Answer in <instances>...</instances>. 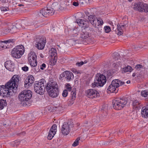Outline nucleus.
<instances>
[{
  "mask_svg": "<svg viewBox=\"0 0 148 148\" xmlns=\"http://www.w3.org/2000/svg\"><path fill=\"white\" fill-rule=\"evenodd\" d=\"M30 66L32 67H34L36 66L37 65V61H34V62L32 61V60H28Z\"/></svg>",
  "mask_w": 148,
  "mask_h": 148,
  "instance_id": "obj_39",
  "label": "nucleus"
},
{
  "mask_svg": "<svg viewBox=\"0 0 148 148\" xmlns=\"http://www.w3.org/2000/svg\"><path fill=\"white\" fill-rule=\"evenodd\" d=\"M47 8H42V10H40V12L38 14L39 16L42 17V16L45 17H47L49 16V12H48Z\"/></svg>",
  "mask_w": 148,
  "mask_h": 148,
  "instance_id": "obj_19",
  "label": "nucleus"
},
{
  "mask_svg": "<svg viewBox=\"0 0 148 148\" xmlns=\"http://www.w3.org/2000/svg\"><path fill=\"white\" fill-rule=\"evenodd\" d=\"M132 70V69L130 66H127L123 68L121 70L123 73H125L128 72H131Z\"/></svg>",
  "mask_w": 148,
  "mask_h": 148,
  "instance_id": "obj_27",
  "label": "nucleus"
},
{
  "mask_svg": "<svg viewBox=\"0 0 148 148\" xmlns=\"http://www.w3.org/2000/svg\"><path fill=\"white\" fill-rule=\"evenodd\" d=\"M24 1L28 3H32L34 0H24Z\"/></svg>",
  "mask_w": 148,
  "mask_h": 148,
  "instance_id": "obj_60",
  "label": "nucleus"
},
{
  "mask_svg": "<svg viewBox=\"0 0 148 148\" xmlns=\"http://www.w3.org/2000/svg\"><path fill=\"white\" fill-rule=\"evenodd\" d=\"M46 85V81L43 79L35 82L34 84V89L35 92L40 95L42 94L45 89Z\"/></svg>",
  "mask_w": 148,
  "mask_h": 148,
  "instance_id": "obj_4",
  "label": "nucleus"
},
{
  "mask_svg": "<svg viewBox=\"0 0 148 148\" xmlns=\"http://www.w3.org/2000/svg\"><path fill=\"white\" fill-rule=\"evenodd\" d=\"M125 26V25H117V29L118 31H123Z\"/></svg>",
  "mask_w": 148,
  "mask_h": 148,
  "instance_id": "obj_36",
  "label": "nucleus"
},
{
  "mask_svg": "<svg viewBox=\"0 0 148 148\" xmlns=\"http://www.w3.org/2000/svg\"><path fill=\"white\" fill-rule=\"evenodd\" d=\"M143 12L145 13L148 12V5L146 3H144Z\"/></svg>",
  "mask_w": 148,
  "mask_h": 148,
  "instance_id": "obj_37",
  "label": "nucleus"
},
{
  "mask_svg": "<svg viewBox=\"0 0 148 148\" xmlns=\"http://www.w3.org/2000/svg\"><path fill=\"white\" fill-rule=\"evenodd\" d=\"M85 14L87 16H88L89 14V12L88 11L85 12Z\"/></svg>",
  "mask_w": 148,
  "mask_h": 148,
  "instance_id": "obj_61",
  "label": "nucleus"
},
{
  "mask_svg": "<svg viewBox=\"0 0 148 148\" xmlns=\"http://www.w3.org/2000/svg\"><path fill=\"white\" fill-rule=\"evenodd\" d=\"M88 17L89 21L91 23V21L92 20L93 21L94 20L97 18L95 15H90L88 16Z\"/></svg>",
  "mask_w": 148,
  "mask_h": 148,
  "instance_id": "obj_40",
  "label": "nucleus"
},
{
  "mask_svg": "<svg viewBox=\"0 0 148 148\" xmlns=\"http://www.w3.org/2000/svg\"><path fill=\"white\" fill-rule=\"evenodd\" d=\"M144 3L141 2H138L135 3L133 8L134 9L140 12H143Z\"/></svg>",
  "mask_w": 148,
  "mask_h": 148,
  "instance_id": "obj_16",
  "label": "nucleus"
},
{
  "mask_svg": "<svg viewBox=\"0 0 148 148\" xmlns=\"http://www.w3.org/2000/svg\"><path fill=\"white\" fill-rule=\"evenodd\" d=\"M141 94L143 97H147L148 95V91L147 90L142 91L141 92Z\"/></svg>",
  "mask_w": 148,
  "mask_h": 148,
  "instance_id": "obj_35",
  "label": "nucleus"
},
{
  "mask_svg": "<svg viewBox=\"0 0 148 148\" xmlns=\"http://www.w3.org/2000/svg\"><path fill=\"white\" fill-rule=\"evenodd\" d=\"M132 105L134 108L137 110H139L141 107L140 103L137 100H134L133 101Z\"/></svg>",
  "mask_w": 148,
  "mask_h": 148,
  "instance_id": "obj_26",
  "label": "nucleus"
},
{
  "mask_svg": "<svg viewBox=\"0 0 148 148\" xmlns=\"http://www.w3.org/2000/svg\"><path fill=\"white\" fill-rule=\"evenodd\" d=\"M84 28L82 29L81 33L80 38L86 39L89 36V32L87 31V29H86L88 27V25H85L83 27Z\"/></svg>",
  "mask_w": 148,
  "mask_h": 148,
  "instance_id": "obj_13",
  "label": "nucleus"
},
{
  "mask_svg": "<svg viewBox=\"0 0 148 148\" xmlns=\"http://www.w3.org/2000/svg\"><path fill=\"white\" fill-rule=\"evenodd\" d=\"M17 145H18V144H16V142H14L13 144V145L14 146H16Z\"/></svg>",
  "mask_w": 148,
  "mask_h": 148,
  "instance_id": "obj_62",
  "label": "nucleus"
},
{
  "mask_svg": "<svg viewBox=\"0 0 148 148\" xmlns=\"http://www.w3.org/2000/svg\"><path fill=\"white\" fill-rule=\"evenodd\" d=\"M73 127V122H64L61 128V133L64 135H67L70 132L71 127Z\"/></svg>",
  "mask_w": 148,
  "mask_h": 148,
  "instance_id": "obj_7",
  "label": "nucleus"
},
{
  "mask_svg": "<svg viewBox=\"0 0 148 148\" xmlns=\"http://www.w3.org/2000/svg\"><path fill=\"white\" fill-rule=\"evenodd\" d=\"M55 50V53H56V49L52 48L51 49V50L49 51V53H54V51Z\"/></svg>",
  "mask_w": 148,
  "mask_h": 148,
  "instance_id": "obj_55",
  "label": "nucleus"
},
{
  "mask_svg": "<svg viewBox=\"0 0 148 148\" xmlns=\"http://www.w3.org/2000/svg\"><path fill=\"white\" fill-rule=\"evenodd\" d=\"M118 31L119 32L117 33L118 35H122L123 33V31Z\"/></svg>",
  "mask_w": 148,
  "mask_h": 148,
  "instance_id": "obj_58",
  "label": "nucleus"
},
{
  "mask_svg": "<svg viewBox=\"0 0 148 148\" xmlns=\"http://www.w3.org/2000/svg\"><path fill=\"white\" fill-rule=\"evenodd\" d=\"M72 71L74 73H75L76 74H78V72L75 69H72Z\"/></svg>",
  "mask_w": 148,
  "mask_h": 148,
  "instance_id": "obj_59",
  "label": "nucleus"
},
{
  "mask_svg": "<svg viewBox=\"0 0 148 148\" xmlns=\"http://www.w3.org/2000/svg\"><path fill=\"white\" fill-rule=\"evenodd\" d=\"M46 67V65L45 63H43L40 66V69L42 70H44Z\"/></svg>",
  "mask_w": 148,
  "mask_h": 148,
  "instance_id": "obj_51",
  "label": "nucleus"
},
{
  "mask_svg": "<svg viewBox=\"0 0 148 148\" xmlns=\"http://www.w3.org/2000/svg\"><path fill=\"white\" fill-rule=\"evenodd\" d=\"M86 96L88 98L93 99L99 97V93L96 90L93 89H89L86 91Z\"/></svg>",
  "mask_w": 148,
  "mask_h": 148,
  "instance_id": "obj_8",
  "label": "nucleus"
},
{
  "mask_svg": "<svg viewBox=\"0 0 148 148\" xmlns=\"http://www.w3.org/2000/svg\"><path fill=\"white\" fill-rule=\"evenodd\" d=\"M80 140V137H78L77 138L73 143V144L72 146L73 147H75L77 146Z\"/></svg>",
  "mask_w": 148,
  "mask_h": 148,
  "instance_id": "obj_38",
  "label": "nucleus"
},
{
  "mask_svg": "<svg viewBox=\"0 0 148 148\" xmlns=\"http://www.w3.org/2000/svg\"><path fill=\"white\" fill-rule=\"evenodd\" d=\"M16 26H12L11 29H9V28H6L3 30V33L5 34H7L9 33H12L15 32L16 30H13V29H16Z\"/></svg>",
  "mask_w": 148,
  "mask_h": 148,
  "instance_id": "obj_25",
  "label": "nucleus"
},
{
  "mask_svg": "<svg viewBox=\"0 0 148 148\" xmlns=\"http://www.w3.org/2000/svg\"><path fill=\"white\" fill-rule=\"evenodd\" d=\"M107 90L111 92L116 93L118 92L119 89L116 88L115 86L113 85L112 83L108 87Z\"/></svg>",
  "mask_w": 148,
  "mask_h": 148,
  "instance_id": "obj_24",
  "label": "nucleus"
},
{
  "mask_svg": "<svg viewBox=\"0 0 148 148\" xmlns=\"http://www.w3.org/2000/svg\"><path fill=\"white\" fill-rule=\"evenodd\" d=\"M119 56L120 54L116 52H115L113 53L112 55L113 58L115 60H118Z\"/></svg>",
  "mask_w": 148,
  "mask_h": 148,
  "instance_id": "obj_31",
  "label": "nucleus"
},
{
  "mask_svg": "<svg viewBox=\"0 0 148 148\" xmlns=\"http://www.w3.org/2000/svg\"><path fill=\"white\" fill-rule=\"evenodd\" d=\"M98 19L96 18L93 21L92 20L91 21V24L93 25V26L96 28H98V27H97V26Z\"/></svg>",
  "mask_w": 148,
  "mask_h": 148,
  "instance_id": "obj_34",
  "label": "nucleus"
},
{
  "mask_svg": "<svg viewBox=\"0 0 148 148\" xmlns=\"http://www.w3.org/2000/svg\"><path fill=\"white\" fill-rule=\"evenodd\" d=\"M83 40L82 39H79L78 40H74V41H75V43L76 44H81L83 43Z\"/></svg>",
  "mask_w": 148,
  "mask_h": 148,
  "instance_id": "obj_47",
  "label": "nucleus"
},
{
  "mask_svg": "<svg viewBox=\"0 0 148 148\" xmlns=\"http://www.w3.org/2000/svg\"><path fill=\"white\" fill-rule=\"evenodd\" d=\"M19 82V76L14 75L5 85L0 86V96L8 97L13 95L16 91Z\"/></svg>",
  "mask_w": 148,
  "mask_h": 148,
  "instance_id": "obj_1",
  "label": "nucleus"
},
{
  "mask_svg": "<svg viewBox=\"0 0 148 148\" xmlns=\"http://www.w3.org/2000/svg\"><path fill=\"white\" fill-rule=\"evenodd\" d=\"M144 3L141 2H138L135 3L133 8L134 9L140 12H143Z\"/></svg>",
  "mask_w": 148,
  "mask_h": 148,
  "instance_id": "obj_17",
  "label": "nucleus"
},
{
  "mask_svg": "<svg viewBox=\"0 0 148 148\" xmlns=\"http://www.w3.org/2000/svg\"><path fill=\"white\" fill-rule=\"evenodd\" d=\"M30 55V56H29L28 57V60H31V59H32L36 60L37 55L36 53L34 52H32V54L31 53Z\"/></svg>",
  "mask_w": 148,
  "mask_h": 148,
  "instance_id": "obj_30",
  "label": "nucleus"
},
{
  "mask_svg": "<svg viewBox=\"0 0 148 148\" xmlns=\"http://www.w3.org/2000/svg\"><path fill=\"white\" fill-rule=\"evenodd\" d=\"M66 89L68 91H70L71 90L72 87L71 86V85L69 83H67L66 85Z\"/></svg>",
  "mask_w": 148,
  "mask_h": 148,
  "instance_id": "obj_42",
  "label": "nucleus"
},
{
  "mask_svg": "<svg viewBox=\"0 0 148 148\" xmlns=\"http://www.w3.org/2000/svg\"><path fill=\"white\" fill-rule=\"evenodd\" d=\"M107 110H108V107H107V106L106 105L103 106H102V107L101 109V111H103H103H104L106 112Z\"/></svg>",
  "mask_w": 148,
  "mask_h": 148,
  "instance_id": "obj_46",
  "label": "nucleus"
},
{
  "mask_svg": "<svg viewBox=\"0 0 148 148\" xmlns=\"http://www.w3.org/2000/svg\"><path fill=\"white\" fill-rule=\"evenodd\" d=\"M25 134V132L24 131L23 132H22V133H21V134L22 135H24Z\"/></svg>",
  "mask_w": 148,
  "mask_h": 148,
  "instance_id": "obj_64",
  "label": "nucleus"
},
{
  "mask_svg": "<svg viewBox=\"0 0 148 148\" xmlns=\"http://www.w3.org/2000/svg\"><path fill=\"white\" fill-rule=\"evenodd\" d=\"M88 26L87 28H86V29H87V31L88 32H89V33L92 32L93 31V29L92 28H89L88 29Z\"/></svg>",
  "mask_w": 148,
  "mask_h": 148,
  "instance_id": "obj_54",
  "label": "nucleus"
},
{
  "mask_svg": "<svg viewBox=\"0 0 148 148\" xmlns=\"http://www.w3.org/2000/svg\"><path fill=\"white\" fill-rule=\"evenodd\" d=\"M73 5L75 6H77L78 5L79 3L77 2H73Z\"/></svg>",
  "mask_w": 148,
  "mask_h": 148,
  "instance_id": "obj_57",
  "label": "nucleus"
},
{
  "mask_svg": "<svg viewBox=\"0 0 148 148\" xmlns=\"http://www.w3.org/2000/svg\"><path fill=\"white\" fill-rule=\"evenodd\" d=\"M24 47L22 45L16 46L11 52L12 56L16 58L21 57L24 52Z\"/></svg>",
  "mask_w": 148,
  "mask_h": 148,
  "instance_id": "obj_6",
  "label": "nucleus"
},
{
  "mask_svg": "<svg viewBox=\"0 0 148 148\" xmlns=\"http://www.w3.org/2000/svg\"><path fill=\"white\" fill-rule=\"evenodd\" d=\"M88 124V122L87 121H86L85 122V123H84V126H87L86 124Z\"/></svg>",
  "mask_w": 148,
  "mask_h": 148,
  "instance_id": "obj_63",
  "label": "nucleus"
},
{
  "mask_svg": "<svg viewBox=\"0 0 148 148\" xmlns=\"http://www.w3.org/2000/svg\"><path fill=\"white\" fill-rule=\"evenodd\" d=\"M15 40L14 39H11L7 40L1 41L0 42V48L1 47H4V46L6 47L7 48H10L12 46L14 45Z\"/></svg>",
  "mask_w": 148,
  "mask_h": 148,
  "instance_id": "obj_10",
  "label": "nucleus"
},
{
  "mask_svg": "<svg viewBox=\"0 0 148 148\" xmlns=\"http://www.w3.org/2000/svg\"><path fill=\"white\" fill-rule=\"evenodd\" d=\"M50 56L51 57V62L53 65H55L57 61V56L56 53H55V50L54 51V53H49Z\"/></svg>",
  "mask_w": 148,
  "mask_h": 148,
  "instance_id": "obj_21",
  "label": "nucleus"
},
{
  "mask_svg": "<svg viewBox=\"0 0 148 148\" xmlns=\"http://www.w3.org/2000/svg\"><path fill=\"white\" fill-rule=\"evenodd\" d=\"M50 96L53 98H56L58 96L59 94L58 88L51 90L47 91Z\"/></svg>",
  "mask_w": 148,
  "mask_h": 148,
  "instance_id": "obj_18",
  "label": "nucleus"
},
{
  "mask_svg": "<svg viewBox=\"0 0 148 148\" xmlns=\"http://www.w3.org/2000/svg\"><path fill=\"white\" fill-rule=\"evenodd\" d=\"M36 47L39 49H42L44 48L46 43V39L45 37L42 36L36 41Z\"/></svg>",
  "mask_w": 148,
  "mask_h": 148,
  "instance_id": "obj_9",
  "label": "nucleus"
},
{
  "mask_svg": "<svg viewBox=\"0 0 148 148\" xmlns=\"http://www.w3.org/2000/svg\"><path fill=\"white\" fill-rule=\"evenodd\" d=\"M84 64V62L83 61H81L80 62H77L76 63V65L80 66Z\"/></svg>",
  "mask_w": 148,
  "mask_h": 148,
  "instance_id": "obj_52",
  "label": "nucleus"
},
{
  "mask_svg": "<svg viewBox=\"0 0 148 148\" xmlns=\"http://www.w3.org/2000/svg\"><path fill=\"white\" fill-rule=\"evenodd\" d=\"M57 125L56 124H53L51 127V129L50 130H52L53 131V132H55L56 133L57 131Z\"/></svg>",
  "mask_w": 148,
  "mask_h": 148,
  "instance_id": "obj_44",
  "label": "nucleus"
},
{
  "mask_svg": "<svg viewBox=\"0 0 148 148\" xmlns=\"http://www.w3.org/2000/svg\"><path fill=\"white\" fill-rule=\"evenodd\" d=\"M34 78L32 75L28 77L25 81V87H27L32 86V84L34 83Z\"/></svg>",
  "mask_w": 148,
  "mask_h": 148,
  "instance_id": "obj_15",
  "label": "nucleus"
},
{
  "mask_svg": "<svg viewBox=\"0 0 148 148\" xmlns=\"http://www.w3.org/2000/svg\"><path fill=\"white\" fill-rule=\"evenodd\" d=\"M129 101L128 99L124 97L122 98L116 99L112 101L113 107L115 110H121L123 108L127 103H129Z\"/></svg>",
  "mask_w": 148,
  "mask_h": 148,
  "instance_id": "obj_3",
  "label": "nucleus"
},
{
  "mask_svg": "<svg viewBox=\"0 0 148 148\" xmlns=\"http://www.w3.org/2000/svg\"><path fill=\"white\" fill-rule=\"evenodd\" d=\"M45 87V89L47 91L58 88L57 83L53 80H51L49 81L47 84H46Z\"/></svg>",
  "mask_w": 148,
  "mask_h": 148,
  "instance_id": "obj_12",
  "label": "nucleus"
},
{
  "mask_svg": "<svg viewBox=\"0 0 148 148\" xmlns=\"http://www.w3.org/2000/svg\"><path fill=\"white\" fill-rule=\"evenodd\" d=\"M22 70L25 72L27 71L28 70V67L26 65H25L23 67H22Z\"/></svg>",
  "mask_w": 148,
  "mask_h": 148,
  "instance_id": "obj_49",
  "label": "nucleus"
},
{
  "mask_svg": "<svg viewBox=\"0 0 148 148\" xmlns=\"http://www.w3.org/2000/svg\"><path fill=\"white\" fill-rule=\"evenodd\" d=\"M68 94V90H65L63 91L62 95L64 97H66L67 96Z\"/></svg>",
  "mask_w": 148,
  "mask_h": 148,
  "instance_id": "obj_45",
  "label": "nucleus"
},
{
  "mask_svg": "<svg viewBox=\"0 0 148 148\" xmlns=\"http://www.w3.org/2000/svg\"><path fill=\"white\" fill-rule=\"evenodd\" d=\"M107 75L108 76H111L112 75V73L110 71H108L107 72Z\"/></svg>",
  "mask_w": 148,
  "mask_h": 148,
  "instance_id": "obj_56",
  "label": "nucleus"
},
{
  "mask_svg": "<svg viewBox=\"0 0 148 148\" xmlns=\"http://www.w3.org/2000/svg\"><path fill=\"white\" fill-rule=\"evenodd\" d=\"M77 23L79 25V26H82V25H84L86 24L85 23L86 21L83 20L82 19H77Z\"/></svg>",
  "mask_w": 148,
  "mask_h": 148,
  "instance_id": "obj_33",
  "label": "nucleus"
},
{
  "mask_svg": "<svg viewBox=\"0 0 148 148\" xmlns=\"http://www.w3.org/2000/svg\"><path fill=\"white\" fill-rule=\"evenodd\" d=\"M71 99L69 102H70L69 103V105H71L74 103V101L75 100L76 98V91L75 90H73L71 92Z\"/></svg>",
  "mask_w": 148,
  "mask_h": 148,
  "instance_id": "obj_23",
  "label": "nucleus"
},
{
  "mask_svg": "<svg viewBox=\"0 0 148 148\" xmlns=\"http://www.w3.org/2000/svg\"><path fill=\"white\" fill-rule=\"evenodd\" d=\"M5 66L9 71H13L14 68V64L11 60H8L5 63Z\"/></svg>",
  "mask_w": 148,
  "mask_h": 148,
  "instance_id": "obj_14",
  "label": "nucleus"
},
{
  "mask_svg": "<svg viewBox=\"0 0 148 148\" xmlns=\"http://www.w3.org/2000/svg\"><path fill=\"white\" fill-rule=\"evenodd\" d=\"M32 92L29 90H25L22 91L19 94L18 98L19 100L23 102L24 106H29V102L32 96Z\"/></svg>",
  "mask_w": 148,
  "mask_h": 148,
  "instance_id": "obj_2",
  "label": "nucleus"
},
{
  "mask_svg": "<svg viewBox=\"0 0 148 148\" xmlns=\"http://www.w3.org/2000/svg\"><path fill=\"white\" fill-rule=\"evenodd\" d=\"M141 114L143 117H148V106H145L142 108Z\"/></svg>",
  "mask_w": 148,
  "mask_h": 148,
  "instance_id": "obj_22",
  "label": "nucleus"
},
{
  "mask_svg": "<svg viewBox=\"0 0 148 148\" xmlns=\"http://www.w3.org/2000/svg\"><path fill=\"white\" fill-rule=\"evenodd\" d=\"M103 22L101 18H99L98 19V22L97 23V26H101L103 24Z\"/></svg>",
  "mask_w": 148,
  "mask_h": 148,
  "instance_id": "obj_41",
  "label": "nucleus"
},
{
  "mask_svg": "<svg viewBox=\"0 0 148 148\" xmlns=\"http://www.w3.org/2000/svg\"><path fill=\"white\" fill-rule=\"evenodd\" d=\"M105 31L106 33H108L111 31V29L109 26H105L104 28Z\"/></svg>",
  "mask_w": 148,
  "mask_h": 148,
  "instance_id": "obj_43",
  "label": "nucleus"
},
{
  "mask_svg": "<svg viewBox=\"0 0 148 148\" xmlns=\"http://www.w3.org/2000/svg\"><path fill=\"white\" fill-rule=\"evenodd\" d=\"M55 132H53V130H50L49 132L48 136H47V138L49 140H51L54 136L56 134Z\"/></svg>",
  "mask_w": 148,
  "mask_h": 148,
  "instance_id": "obj_29",
  "label": "nucleus"
},
{
  "mask_svg": "<svg viewBox=\"0 0 148 148\" xmlns=\"http://www.w3.org/2000/svg\"><path fill=\"white\" fill-rule=\"evenodd\" d=\"M48 12H49V15L51 16L54 13L55 10L52 8L51 7H47Z\"/></svg>",
  "mask_w": 148,
  "mask_h": 148,
  "instance_id": "obj_32",
  "label": "nucleus"
},
{
  "mask_svg": "<svg viewBox=\"0 0 148 148\" xmlns=\"http://www.w3.org/2000/svg\"><path fill=\"white\" fill-rule=\"evenodd\" d=\"M0 9L1 11H6L8 10L9 8L7 7H1Z\"/></svg>",
  "mask_w": 148,
  "mask_h": 148,
  "instance_id": "obj_48",
  "label": "nucleus"
},
{
  "mask_svg": "<svg viewBox=\"0 0 148 148\" xmlns=\"http://www.w3.org/2000/svg\"><path fill=\"white\" fill-rule=\"evenodd\" d=\"M73 73L69 71H66L61 73L60 75L59 79H61L62 78L64 77L67 81H69L74 78Z\"/></svg>",
  "mask_w": 148,
  "mask_h": 148,
  "instance_id": "obj_11",
  "label": "nucleus"
},
{
  "mask_svg": "<svg viewBox=\"0 0 148 148\" xmlns=\"http://www.w3.org/2000/svg\"><path fill=\"white\" fill-rule=\"evenodd\" d=\"M13 26L16 27V29H13V30H16L15 32H17L16 29H20L21 27L20 25H19L18 23H16L15 25H13Z\"/></svg>",
  "mask_w": 148,
  "mask_h": 148,
  "instance_id": "obj_50",
  "label": "nucleus"
},
{
  "mask_svg": "<svg viewBox=\"0 0 148 148\" xmlns=\"http://www.w3.org/2000/svg\"><path fill=\"white\" fill-rule=\"evenodd\" d=\"M111 83L115 86L116 88H118L119 87L124 84L125 82L122 81L119 79H115L112 81Z\"/></svg>",
  "mask_w": 148,
  "mask_h": 148,
  "instance_id": "obj_20",
  "label": "nucleus"
},
{
  "mask_svg": "<svg viewBox=\"0 0 148 148\" xmlns=\"http://www.w3.org/2000/svg\"><path fill=\"white\" fill-rule=\"evenodd\" d=\"M7 105L6 101L3 99L0 100V110L3 109Z\"/></svg>",
  "mask_w": 148,
  "mask_h": 148,
  "instance_id": "obj_28",
  "label": "nucleus"
},
{
  "mask_svg": "<svg viewBox=\"0 0 148 148\" xmlns=\"http://www.w3.org/2000/svg\"><path fill=\"white\" fill-rule=\"evenodd\" d=\"M106 76L102 74H97L96 76L94 82L92 83L93 88L103 86L106 83Z\"/></svg>",
  "mask_w": 148,
  "mask_h": 148,
  "instance_id": "obj_5",
  "label": "nucleus"
},
{
  "mask_svg": "<svg viewBox=\"0 0 148 148\" xmlns=\"http://www.w3.org/2000/svg\"><path fill=\"white\" fill-rule=\"evenodd\" d=\"M143 66L142 65L140 64H138L136 65L135 66V68L137 69H140L142 68Z\"/></svg>",
  "mask_w": 148,
  "mask_h": 148,
  "instance_id": "obj_53",
  "label": "nucleus"
}]
</instances>
